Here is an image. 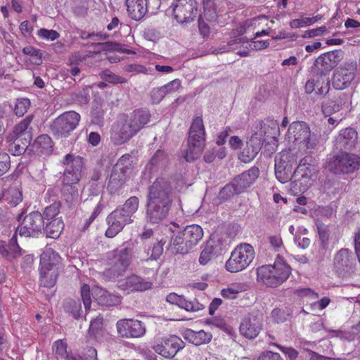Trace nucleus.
Instances as JSON below:
<instances>
[{
    "label": "nucleus",
    "mask_w": 360,
    "mask_h": 360,
    "mask_svg": "<svg viewBox=\"0 0 360 360\" xmlns=\"http://www.w3.org/2000/svg\"><path fill=\"white\" fill-rule=\"evenodd\" d=\"M119 334L127 338H139L146 333L144 326L140 321L134 319H122L117 323Z\"/></svg>",
    "instance_id": "b1692460"
},
{
    "label": "nucleus",
    "mask_w": 360,
    "mask_h": 360,
    "mask_svg": "<svg viewBox=\"0 0 360 360\" xmlns=\"http://www.w3.org/2000/svg\"><path fill=\"white\" fill-rule=\"evenodd\" d=\"M60 207V202H55L51 205L46 207L44 212V215L47 219L55 217L59 212Z\"/></svg>",
    "instance_id": "6e6d98bb"
},
{
    "label": "nucleus",
    "mask_w": 360,
    "mask_h": 360,
    "mask_svg": "<svg viewBox=\"0 0 360 360\" xmlns=\"http://www.w3.org/2000/svg\"><path fill=\"white\" fill-rule=\"evenodd\" d=\"M132 170L131 157L123 155L113 167L108 188L111 193L116 192L126 181Z\"/></svg>",
    "instance_id": "9d476101"
},
{
    "label": "nucleus",
    "mask_w": 360,
    "mask_h": 360,
    "mask_svg": "<svg viewBox=\"0 0 360 360\" xmlns=\"http://www.w3.org/2000/svg\"><path fill=\"white\" fill-rule=\"evenodd\" d=\"M354 259L352 252L348 249L342 248L334 257V266L338 274L342 277H348L353 271Z\"/></svg>",
    "instance_id": "a211bd4d"
},
{
    "label": "nucleus",
    "mask_w": 360,
    "mask_h": 360,
    "mask_svg": "<svg viewBox=\"0 0 360 360\" xmlns=\"http://www.w3.org/2000/svg\"><path fill=\"white\" fill-rule=\"evenodd\" d=\"M152 347L157 354L164 358L172 359L184 347V343L178 336L170 335L157 338Z\"/></svg>",
    "instance_id": "f8f14e48"
},
{
    "label": "nucleus",
    "mask_w": 360,
    "mask_h": 360,
    "mask_svg": "<svg viewBox=\"0 0 360 360\" xmlns=\"http://www.w3.org/2000/svg\"><path fill=\"white\" fill-rule=\"evenodd\" d=\"M165 96L162 86L154 88L150 93V99L153 103H159Z\"/></svg>",
    "instance_id": "680f3d73"
},
{
    "label": "nucleus",
    "mask_w": 360,
    "mask_h": 360,
    "mask_svg": "<svg viewBox=\"0 0 360 360\" xmlns=\"http://www.w3.org/2000/svg\"><path fill=\"white\" fill-rule=\"evenodd\" d=\"M8 260H11L13 259L18 257L21 256V255H22V250L17 244L15 237H13L11 239L9 245L8 246Z\"/></svg>",
    "instance_id": "3c124183"
},
{
    "label": "nucleus",
    "mask_w": 360,
    "mask_h": 360,
    "mask_svg": "<svg viewBox=\"0 0 360 360\" xmlns=\"http://www.w3.org/2000/svg\"><path fill=\"white\" fill-rule=\"evenodd\" d=\"M152 283L145 281L142 278L132 275L127 278L120 281L118 288L124 291H143L151 288Z\"/></svg>",
    "instance_id": "cd10ccee"
},
{
    "label": "nucleus",
    "mask_w": 360,
    "mask_h": 360,
    "mask_svg": "<svg viewBox=\"0 0 360 360\" xmlns=\"http://www.w3.org/2000/svg\"><path fill=\"white\" fill-rule=\"evenodd\" d=\"M3 197L11 206H16L22 202V194L19 188L18 182H15L13 186L4 191Z\"/></svg>",
    "instance_id": "c9c22d12"
},
{
    "label": "nucleus",
    "mask_w": 360,
    "mask_h": 360,
    "mask_svg": "<svg viewBox=\"0 0 360 360\" xmlns=\"http://www.w3.org/2000/svg\"><path fill=\"white\" fill-rule=\"evenodd\" d=\"M110 264L117 275L124 273L129 266L131 259V250L128 248L116 249L108 255Z\"/></svg>",
    "instance_id": "6ab92c4d"
},
{
    "label": "nucleus",
    "mask_w": 360,
    "mask_h": 360,
    "mask_svg": "<svg viewBox=\"0 0 360 360\" xmlns=\"http://www.w3.org/2000/svg\"><path fill=\"white\" fill-rule=\"evenodd\" d=\"M30 105V101L28 98H22L17 100L15 105V113L18 117H22L27 111Z\"/></svg>",
    "instance_id": "de8ad7c7"
},
{
    "label": "nucleus",
    "mask_w": 360,
    "mask_h": 360,
    "mask_svg": "<svg viewBox=\"0 0 360 360\" xmlns=\"http://www.w3.org/2000/svg\"><path fill=\"white\" fill-rule=\"evenodd\" d=\"M10 168V157L6 153H0V176L5 174Z\"/></svg>",
    "instance_id": "0e129e2a"
},
{
    "label": "nucleus",
    "mask_w": 360,
    "mask_h": 360,
    "mask_svg": "<svg viewBox=\"0 0 360 360\" xmlns=\"http://www.w3.org/2000/svg\"><path fill=\"white\" fill-rule=\"evenodd\" d=\"M53 352L58 358L62 360H97V352L94 348L88 349V356L85 358L70 356L67 352V345L63 340H57L54 342Z\"/></svg>",
    "instance_id": "c85d7f7f"
},
{
    "label": "nucleus",
    "mask_w": 360,
    "mask_h": 360,
    "mask_svg": "<svg viewBox=\"0 0 360 360\" xmlns=\"http://www.w3.org/2000/svg\"><path fill=\"white\" fill-rule=\"evenodd\" d=\"M328 30L326 26H321L315 29L309 30L304 32L302 35L303 38H311L314 37L320 36L324 33H326Z\"/></svg>",
    "instance_id": "69168bd1"
},
{
    "label": "nucleus",
    "mask_w": 360,
    "mask_h": 360,
    "mask_svg": "<svg viewBox=\"0 0 360 360\" xmlns=\"http://www.w3.org/2000/svg\"><path fill=\"white\" fill-rule=\"evenodd\" d=\"M322 84L320 87H319V81H315L314 79H309L305 85V91L307 94H311L315 90V87L316 86L318 88V94L323 95L326 94L328 92L329 90V84L328 79L326 81L323 80V79H321Z\"/></svg>",
    "instance_id": "37998d69"
},
{
    "label": "nucleus",
    "mask_w": 360,
    "mask_h": 360,
    "mask_svg": "<svg viewBox=\"0 0 360 360\" xmlns=\"http://www.w3.org/2000/svg\"><path fill=\"white\" fill-rule=\"evenodd\" d=\"M65 310L72 314L75 319L81 316L82 306L79 301L70 300L65 302L64 304Z\"/></svg>",
    "instance_id": "49530a36"
},
{
    "label": "nucleus",
    "mask_w": 360,
    "mask_h": 360,
    "mask_svg": "<svg viewBox=\"0 0 360 360\" xmlns=\"http://www.w3.org/2000/svg\"><path fill=\"white\" fill-rule=\"evenodd\" d=\"M172 188L169 180L160 177L149 187L146 201V219L158 224L168 214L172 202Z\"/></svg>",
    "instance_id": "f257e3e1"
},
{
    "label": "nucleus",
    "mask_w": 360,
    "mask_h": 360,
    "mask_svg": "<svg viewBox=\"0 0 360 360\" xmlns=\"http://www.w3.org/2000/svg\"><path fill=\"white\" fill-rule=\"evenodd\" d=\"M297 157L291 150L281 152L275 159V175L282 184L294 178L293 167L297 164Z\"/></svg>",
    "instance_id": "1a4fd4ad"
},
{
    "label": "nucleus",
    "mask_w": 360,
    "mask_h": 360,
    "mask_svg": "<svg viewBox=\"0 0 360 360\" xmlns=\"http://www.w3.org/2000/svg\"><path fill=\"white\" fill-rule=\"evenodd\" d=\"M64 165H65L63 179L64 185L77 184L81 178L82 159L79 156L75 157L68 154L65 158Z\"/></svg>",
    "instance_id": "f3484780"
},
{
    "label": "nucleus",
    "mask_w": 360,
    "mask_h": 360,
    "mask_svg": "<svg viewBox=\"0 0 360 360\" xmlns=\"http://www.w3.org/2000/svg\"><path fill=\"white\" fill-rule=\"evenodd\" d=\"M330 302V298L327 297H323L321 300L317 302H314L310 304L311 309L313 310H323L326 307L328 306V304Z\"/></svg>",
    "instance_id": "338daca9"
},
{
    "label": "nucleus",
    "mask_w": 360,
    "mask_h": 360,
    "mask_svg": "<svg viewBox=\"0 0 360 360\" xmlns=\"http://www.w3.org/2000/svg\"><path fill=\"white\" fill-rule=\"evenodd\" d=\"M150 115L145 110H134L130 115H122L113 124L111 139L116 144H122L135 136L148 123Z\"/></svg>",
    "instance_id": "f03ea898"
},
{
    "label": "nucleus",
    "mask_w": 360,
    "mask_h": 360,
    "mask_svg": "<svg viewBox=\"0 0 360 360\" xmlns=\"http://www.w3.org/2000/svg\"><path fill=\"white\" fill-rule=\"evenodd\" d=\"M262 316L250 314L245 317L240 326V333L249 339L255 338L262 329Z\"/></svg>",
    "instance_id": "4be33fe9"
},
{
    "label": "nucleus",
    "mask_w": 360,
    "mask_h": 360,
    "mask_svg": "<svg viewBox=\"0 0 360 360\" xmlns=\"http://www.w3.org/2000/svg\"><path fill=\"white\" fill-rule=\"evenodd\" d=\"M162 87L165 91V95L172 94L177 91L181 87V82L179 79H176L162 86Z\"/></svg>",
    "instance_id": "bf43d9fd"
},
{
    "label": "nucleus",
    "mask_w": 360,
    "mask_h": 360,
    "mask_svg": "<svg viewBox=\"0 0 360 360\" xmlns=\"http://www.w3.org/2000/svg\"><path fill=\"white\" fill-rule=\"evenodd\" d=\"M102 77L107 80L108 82L113 84H122L127 82V79L125 78L116 75L115 74L108 70L103 72Z\"/></svg>",
    "instance_id": "13d9d810"
},
{
    "label": "nucleus",
    "mask_w": 360,
    "mask_h": 360,
    "mask_svg": "<svg viewBox=\"0 0 360 360\" xmlns=\"http://www.w3.org/2000/svg\"><path fill=\"white\" fill-rule=\"evenodd\" d=\"M259 129L263 131V136L265 140L268 138L277 141L280 136V127L278 123L274 120L266 122V123L260 124Z\"/></svg>",
    "instance_id": "f704fd0d"
},
{
    "label": "nucleus",
    "mask_w": 360,
    "mask_h": 360,
    "mask_svg": "<svg viewBox=\"0 0 360 360\" xmlns=\"http://www.w3.org/2000/svg\"><path fill=\"white\" fill-rule=\"evenodd\" d=\"M72 185H64L65 200L70 203L77 200L79 197L78 189Z\"/></svg>",
    "instance_id": "8fccbe9b"
},
{
    "label": "nucleus",
    "mask_w": 360,
    "mask_h": 360,
    "mask_svg": "<svg viewBox=\"0 0 360 360\" xmlns=\"http://www.w3.org/2000/svg\"><path fill=\"white\" fill-rule=\"evenodd\" d=\"M340 107L339 105L333 106H323V112L326 117H328L327 119V123L328 125V133L330 134L340 122L342 117H330V115L339 111Z\"/></svg>",
    "instance_id": "58836bf2"
},
{
    "label": "nucleus",
    "mask_w": 360,
    "mask_h": 360,
    "mask_svg": "<svg viewBox=\"0 0 360 360\" xmlns=\"http://www.w3.org/2000/svg\"><path fill=\"white\" fill-rule=\"evenodd\" d=\"M32 119V117H27L18 124L14 128L13 136L19 139H20L21 136H24L23 138H26L27 140H29V142H30L32 137L30 131H28V128Z\"/></svg>",
    "instance_id": "a19ab883"
},
{
    "label": "nucleus",
    "mask_w": 360,
    "mask_h": 360,
    "mask_svg": "<svg viewBox=\"0 0 360 360\" xmlns=\"http://www.w3.org/2000/svg\"><path fill=\"white\" fill-rule=\"evenodd\" d=\"M94 300L100 305L115 306L121 302V297L109 293L105 290L99 287L93 289L92 292Z\"/></svg>",
    "instance_id": "2f4dec72"
},
{
    "label": "nucleus",
    "mask_w": 360,
    "mask_h": 360,
    "mask_svg": "<svg viewBox=\"0 0 360 360\" xmlns=\"http://www.w3.org/2000/svg\"><path fill=\"white\" fill-rule=\"evenodd\" d=\"M61 262V257L52 248H46L40 257V268L46 270H58Z\"/></svg>",
    "instance_id": "7c9ffc66"
},
{
    "label": "nucleus",
    "mask_w": 360,
    "mask_h": 360,
    "mask_svg": "<svg viewBox=\"0 0 360 360\" xmlns=\"http://www.w3.org/2000/svg\"><path fill=\"white\" fill-rule=\"evenodd\" d=\"M37 34L40 39L47 41H54L60 37L59 33L56 30H47L45 28H41L39 30Z\"/></svg>",
    "instance_id": "603ef678"
},
{
    "label": "nucleus",
    "mask_w": 360,
    "mask_h": 360,
    "mask_svg": "<svg viewBox=\"0 0 360 360\" xmlns=\"http://www.w3.org/2000/svg\"><path fill=\"white\" fill-rule=\"evenodd\" d=\"M269 241L271 245V247L276 251L278 252L280 256L281 254H283L285 252V247L283 245V243L281 236L275 235L271 236L269 238Z\"/></svg>",
    "instance_id": "09e8293b"
},
{
    "label": "nucleus",
    "mask_w": 360,
    "mask_h": 360,
    "mask_svg": "<svg viewBox=\"0 0 360 360\" xmlns=\"http://www.w3.org/2000/svg\"><path fill=\"white\" fill-rule=\"evenodd\" d=\"M33 146L37 153L47 155L52 151L53 143L48 135L43 134L37 138Z\"/></svg>",
    "instance_id": "e433bc0d"
},
{
    "label": "nucleus",
    "mask_w": 360,
    "mask_h": 360,
    "mask_svg": "<svg viewBox=\"0 0 360 360\" xmlns=\"http://www.w3.org/2000/svg\"><path fill=\"white\" fill-rule=\"evenodd\" d=\"M44 229V219L39 212H32L25 217L17 228V232L25 237H37Z\"/></svg>",
    "instance_id": "2eb2a0df"
},
{
    "label": "nucleus",
    "mask_w": 360,
    "mask_h": 360,
    "mask_svg": "<svg viewBox=\"0 0 360 360\" xmlns=\"http://www.w3.org/2000/svg\"><path fill=\"white\" fill-rule=\"evenodd\" d=\"M58 276V270L51 269L44 271L42 268H40L41 285L46 288H51L54 286L56 283Z\"/></svg>",
    "instance_id": "ea45409f"
},
{
    "label": "nucleus",
    "mask_w": 360,
    "mask_h": 360,
    "mask_svg": "<svg viewBox=\"0 0 360 360\" xmlns=\"http://www.w3.org/2000/svg\"><path fill=\"white\" fill-rule=\"evenodd\" d=\"M167 302L176 304L187 311L195 312L204 309V305L196 299L188 300L184 296L176 293H170L166 297Z\"/></svg>",
    "instance_id": "bb28decb"
},
{
    "label": "nucleus",
    "mask_w": 360,
    "mask_h": 360,
    "mask_svg": "<svg viewBox=\"0 0 360 360\" xmlns=\"http://www.w3.org/2000/svg\"><path fill=\"white\" fill-rule=\"evenodd\" d=\"M184 338L195 345H201L209 343L212 338V335L211 333H207L203 330L195 331L191 329H187L184 332Z\"/></svg>",
    "instance_id": "72a5a7b5"
},
{
    "label": "nucleus",
    "mask_w": 360,
    "mask_h": 360,
    "mask_svg": "<svg viewBox=\"0 0 360 360\" xmlns=\"http://www.w3.org/2000/svg\"><path fill=\"white\" fill-rule=\"evenodd\" d=\"M285 139L289 143L307 149H314L318 143L316 134H312L309 126L301 121L290 124Z\"/></svg>",
    "instance_id": "423d86ee"
},
{
    "label": "nucleus",
    "mask_w": 360,
    "mask_h": 360,
    "mask_svg": "<svg viewBox=\"0 0 360 360\" xmlns=\"http://www.w3.org/2000/svg\"><path fill=\"white\" fill-rule=\"evenodd\" d=\"M139 200L137 197H130L120 207L112 211L106 218L108 226L105 231V236L113 238L118 234L123 228L133 222V214L139 208Z\"/></svg>",
    "instance_id": "7ed1b4c3"
},
{
    "label": "nucleus",
    "mask_w": 360,
    "mask_h": 360,
    "mask_svg": "<svg viewBox=\"0 0 360 360\" xmlns=\"http://www.w3.org/2000/svg\"><path fill=\"white\" fill-rule=\"evenodd\" d=\"M80 120V115L75 111L65 112L60 115L55 121L54 126L57 131L61 134H69L75 130Z\"/></svg>",
    "instance_id": "5701e85b"
},
{
    "label": "nucleus",
    "mask_w": 360,
    "mask_h": 360,
    "mask_svg": "<svg viewBox=\"0 0 360 360\" xmlns=\"http://www.w3.org/2000/svg\"><path fill=\"white\" fill-rule=\"evenodd\" d=\"M265 141L263 131L257 129L247 141L246 148L241 152L239 157L241 161L246 163L252 160L261 150Z\"/></svg>",
    "instance_id": "aec40b11"
},
{
    "label": "nucleus",
    "mask_w": 360,
    "mask_h": 360,
    "mask_svg": "<svg viewBox=\"0 0 360 360\" xmlns=\"http://www.w3.org/2000/svg\"><path fill=\"white\" fill-rule=\"evenodd\" d=\"M317 168L314 165L308 164L306 160H302L294 172L295 181L299 184L300 192L306 191L316 181Z\"/></svg>",
    "instance_id": "4468645a"
},
{
    "label": "nucleus",
    "mask_w": 360,
    "mask_h": 360,
    "mask_svg": "<svg viewBox=\"0 0 360 360\" xmlns=\"http://www.w3.org/2000/svg\"><path fill=\"white\" fill-rule=\"evenodd\" d=\"M255 256L253 247L248 243L237 245L226 263V269L230 272H238L245 269L252 262Z\"/></svg>",
    "instance_id": "6e6552de"
},
{
    "label": "nucleus",
    "mask_w": 360,
    "mask_h": 360,
    "mask_svg": "<svg viewBox=\"0 0 360 360\" xmlns=\"http://www.w3.org/2000/svg\"><path fill=\"white\" fill-rule=\"evenodd\" d=\"M290 274V266L279 255L273 264L263 265L257 270V281L271 288L281 285L288 278Z\"/></svg>",
    "instance_id": "20e7f679"
},
{
    "label": "nucleus",
    "mask_w": 360,
    "mask_h": 360,
    "mask_svg": "<svg viewBox=\"0 0 360 360\" xmlns=\"http://www.w3.org/2000/svg\"><path fill=\"white\" fill-rule=\"evenodd\" d=\"M12 139L13 138H10L8 150L13 155H19L23 153L27 146V144L30 143L26 138H23L25 141L24 142L22 141V139L16 137H15L13 141H11Z\"/></svg>",
    "instance_id": "79ce46f5"
},
{
    "label": "nucleus",
    "mask_w": 360,
    "mask_h": 360,
    "mask_svg": "<svg viewBox=\"0 0 360 360\" xmlns=\"http://www.w3.org/2000/svg\"><path fill=\"white\" fill-rule=\"evenodd\" d=\"M127 12L131 18L141 20L148 11L146 0H127Z\"/></svg>",
    "instance_id": "473e14b6"
},
{
    "label": "nucleus",
    "mask_w": 360,
    "mask_h": 360,
    "mask_svg": "<svg viewBox=\"0 0 360 360\" xmlns=\"http://www.w3.org/2000/svg\"><path fill=\"white\" fill-rule=\"evenodd\" d=\"M268 18L264 15L252 18L246 20L238 28L239 34H252L253 38L255 32L260 30L263 25H267Z\"/></svg>",
    "instance_id": "c756f323"
},
{
    "label": "nucleus",
    "mask_w": 360,
    "mask_h": 360,
    "mask_svg": "<svg viewBox=\"0 0 360 360\" xmlns=\"http://www.w3.org/2000/svg\"><path fill=\"white\" fill-rule=\"evenodd\" d=\"M356 71V62L350 61L342 64L334 72L332 80L333 86L338 90L347 88L354 79Z\"/></svg>",
    "instance_id": "ddd939ff"
},
{
    "label": "nucleus",
    "mask_w": 360,
    "mask_h": 360,
    "mask_svg": "<svg viewBox=\"0 0 360 360\" xmlns=\"http://www.w3.org/2000/svg\"><path fill=\"white\" fill-rule=\"evenodd\" d=\"M213 257L212 246L207 245L201 252L199 257V262L202 265L207 264Z\"/></svg>",
    "instance_id": "4d7b16f0"
},
{
    "label": "nucleus",
    "mask_w": 360,
    "mask_h": 360,
    "mask_svg": "<svg viewBox=\"0 0 360 360\" xmlns=\"http://www.w3.org/2000/svg\"><path fill=\"white\" fill-rule=\"evenodd\" d=\"M82 60L83 58L78 54L72 55L70 58L69 65L70 68L68 70V71H70L72 75L76 76L79 73L80 69L79 68V64L82 63Z\"/></svg>",
    "instance_id": "864d4df0"
},
{
    "label": "nucleus",
    "mask_w": 360,
    "mask_h": 360,
    "mask_svg": "<svg viewBox=\"0 0 360 360\" xmlns=\"http://www.w3.org/2000/svg\"><path fill=\"white\" fill-rule=\"evenodd\" d=\"M245 44H248L246 37H235L227 42L226 46L219 48V52L224 53L236 51L241 47H244Z\"/></svg>",
    "instance_id": "c03bdc74"
},
{
    "label": "nucleus",
    "mask_w": 360,
    "mask_h": 360,
    "mask_svg": "<svg viewBox=\"0 0 360 360\" xmlns=\"http://www.w3.org/2000/svg\"><path fill=\"white\" fill-rule=\"evenodd\" d=\"M358 134L352 127H347L339 131L335 136L333 143L337 149L352 150L356 143Z\"/></svg>",
    "instance_id": "393cba45"
},
{
    "label": "nucleus",
    "mask_w": 360,
    "mask_h": 360,
    "mask_svg": "<svg viewBox=\"0 0 360 360\" xmlns=\"http://www.w3.org/2000/svg\"><path fill=\"white\" fill-rule=\"evenodd\" d=\"M289 25L292 29H297L310 26L309 17L302 16L301 18L292 20L290 21Z\"/></svg>",
    "instance_id": "052dcab7"
},
{
    "label": "nucleus",
    "mask_w": 360,
    "mask_h": 360,
    "mask_svg": "<svg viewBox=\"0 0 360 360\" xmlns=\"http://www.w3.org/2000/svg\"><path fill=\"white\" fill-rule=\"evenodd\" d=\"M259 169L252 167L236 177L232 181V187L236 193L243 192L249 188L257 179Z\"/></svg>",
    "instance_id": "a878e982"
},
{
    "label": "nucleus",
    "mask_w": 360,
    "mask_h": 360,
    "mask_svg": "<svg viewBox=\"0 0 360 360\" xmlns=\"http://www.w3.org/2000/svg\"><path fill=\"white\" fill-rule=\"evenodd\" d=\"M244 290V288L240 284H232L221 291V295L224 298L229 300L236 299L238 295Z\"/></svg>",
    "instance_id": "a18cd8bd"
},
{
    "label": "nucleus",
    "mask_w": 360,
    "mask_h": 360,
    "mask_svg": "<svg viewBox=\"0 0 360 360\" xmlns=\"http://www.w3.org/2000/svg\"><path fill=\"white\" fill-rule=\"evenodd\" d=\"M205 140V130L201 117L193 119L190 127L188 139V148L185 152L184 158L187 162L197 159L202 153Z\"/></svg>",
    "instance_id": "39448f33"
},
{
    "label": "nucleus",
    "mask_w": 360,
    "mask_h": 360,
    "mask_svg": "<svg viewBox=\"0 0 360 360\" xmlns=\"http://www.w3.org/2000/svg\"><path fill=\"white\" fill-rule=\"evenodd\" d=\"M340 60L338 53L336 52L329 51L321 54L314 62V72L322 78V76L328 75Z\"/></svg>",
    "instance_id": "412c9836"
},
{
    "label": "nucleus",
    "mask_w": 360,
    "mask_h": 360,
    "mask_svg": "<svg viewBox=\"0 0 360 360\" xmlns=\"http://www.w3.org/2000/svg\"><path fill=\"white\" fill-rule=\"evenodd\" d=\"M166 162V157L165 153L161 150H158L153 157L151 158L150 163L147 165L148 167L155 165H163Z\"/></svg>",
    "instance_id": "e2e57ef3"
},
{
    "label": "nucleus",
    "mask_w": 360,
    "mask_h": 360,
    "mask_svg": "<svg viewBox=\"0 0 360 360\" xmlns=\"http://www.w3.org/2000/svg\"><path fill=\"white\" fill-rule=\"evenodd\" d=\"M81 297L82 299V302H83L85 310L87 311L90 309L91 304L90 288L88 285L84 284L82 286Z\"/></svg>",
    "instance_id": "5fc2aeb1"
},
{
    "label": "nucleus",
    "mask_w": 360,
    "mask_h": 360,
    "mask_svg": "<svg viewBox=\"0 0 360 360\" xmlns=\"http://www.w3.org/2000/svg\"><path fill=\"white\" fill-rule=\"evenodd\" d=\"M360 167V158L345 152L334 155L329 161L328 168L335 174L353 173Z\"/></svg>",
    "instance_id": "9b49d317"
},
{
    "label": "nucleus",
    "mask_w": 360,
    "mask_h": 360,
    "mask_svg": "<svg viewBox=\"0 0 360 360\" xmlns=\"http://www.w3.org/2000/svg\"><path fill=\"white\" fill-rule=\"evenodd\" d=\"M64 229V224L60 218H56L50 221L44 230L47 237L57 238L60 236Z\"/></svg>",
    "instance_id": "4c0bfd02"
},
{
    "label": "nucleus",
    "mask_w": 360,
    "mask_h": 360,
    "mask_svg": "<svg viewBox=\"0 0 360 360\" xmlns=\"http://www.w3.org/2000/svg\"><path fill=\"white\" fill-rule=\"evenodd\" d=\"M202 236L203 231L200 226L196 224L187 226L172 238V245L176 252L185 254L195 246Z\"/></svg>",
    "instance_id": "0eeeda50"
},
{
    "label": "nucleus",
    "mask_w": 360,
    "mask_h": 360,
    "mask_svg": "<svg viewBox=\"0 0 360 360\" xmlns=\"http://www.w3.org/2000/svg\"><path fill=\"white\" fill-rule=\"evenodd\" d=\"M103 326V318L97 316L95 319L92 320L89 326V332L91 334H96Z\"/></svg>",
    "instance_id": "774afa93"
},
{
    "label": "nucleus",
    "mask_w": 360,
    "mask_h": 360,
    "mask_svg": "<svg viewBox=\"0 0 360 360\" xmlns=\"http://www.w3.org/2000/svg\"><path fill=\"white\" fill-rule=\"evenodd\" d=\"M173 14L179 22H190L197 16V3L195 0H176L173 4Z\"/></svg>",
    "instance_id": "dca6fc26"
}]
</instances>
